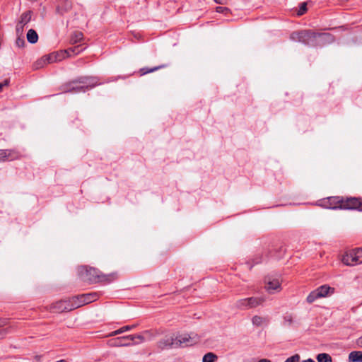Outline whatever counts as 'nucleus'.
Here are the masks:
<instances>
[{
	"label": "nucleus",
	"mask_w": 362,
	"mask_h": 362,
	"mask_svg": "<svg viewBox=\"0 0 362 362\" xmlns=\"http://www.w3.org/2000/svg\"><path fill=\"white\" fill-rule=\"evenodd\" d=\"M164 67H165V65H160V66L153 67L151 69L144 67L140 69V73H141V75H145L146 74L153 72L155 71H157V70H158L161 68H164Z\"/></svg>",
	"instance_id": "obj_26"
},
{
	"label": "nucleus",
	"mask_w": 362,
	"mask_h": 362,
	"mask_svg": "<svg viewBox=\"0 0 362 362\" xmlns=\"http://www.w3.org/2000/svg\"><path fill=\"white\" fill-rule=\"evenodd\" d=\"M300 358V357L298 354H295V355L288 358L284 362H299Z\"/></svg>",
	"instance_id": "obj_33"
},
{
	"label": "nucleus",
	"mask_w": 362,
	"mask_h": 362,
	"mask_svg": "<svg viewBox=\"0 0 362 362\" xmlns=\"http://www.w3.org/2000/svg\"><path fill=\"white\" fill-rule=\"evenodd\" d=\"M316 359L318 362H332L331 356L326 353H321L317 354Z\"/></svg>",
	"instance_id": "obj_23"
},
{
	"label": "nucleus",
	"mask_w": 362,
	"mask_h": 362,
	"mask_svg": "<svg viewBox=\"0 0 362 362\" xmlns=\"http://www.w3.org/2000/svg\"><path fill=\"white\" fill-rule=\"evenodd\" d=\"M32 15L33 12L31 11H27L23 13L20 17L18 23L25 26L31 21Z\"/></svg>",
	"instance_id": "obj_17"
},
{
	"label": "nucleus",
	"mask_w": 362,
	"mask_h": 362,
	"mask_svg": "<svg viewBox=\"0 0 362 362\" xmlns=\"http://www.w3.org/2000/svg\"><path fill=\"white\" fill-rule=\"evenodd\" d=\"M81 298L82 296L79 295L69 298V301L70 302V306H71L72 310L84 305L83 298Z\"/></svg>",
	"instance_id": "obj_13"
},
{
	"label": "nucleus",
	"mask_w": 362,
	"mask_h": 362,
	"mask_svg": "<svg viewBox=\"0 0 362 362\" xmlns=\"http://www.w3.org/2000/svg\"><path fill=\"white\" fill-rule=\"evenodd\" d=\"M216 9L218 13H224L226 11H228V8L227 7L217 6Z\"/></svg>",
	"instance_id": "obj_36"
},
{
	"label": "nucleus",
	"mask_w": 362,
	"mask_h": 362,
	"mask_svg": "<svg viewBox=\"0 0 362 362\" xmlns=\"http://www.w3.org/2000/svg\"><path fill=\"white\" fill-rule=\"evenodd\" d=\"M123 338L124 337L117 338L115 341V344L117 346H130L132 344V343L129 341H131L130 339H124Z\"/></svg>",
	"instance_id": "obj_27"
},
{
	"label": "nucleus",
	"mask_w": 362,
	"mask_h": 362,
	"mask_svg": "<svg viewBox=\"0 0 362 362\" xmlns=\"http://www.w3.org/2000/svg\"><path fill=\"white\" fill-rule=\"evenodd\" d=\"M320 37L322 42L331 43L334 42V37L329 33H317L311 30H301L293 32L290 39L294 42H301L304 45H310L311 41Z\"/></svg>",
	"instance_id": "obj_1"
},
{
	"label": "nucleus",
	"mask_w": 362,
	"mask_h": 362,
	"mask_svg": "<svg viewBox=\"0 0 362 362\" xmlns=\"http://www.w3.org/2000/svg\"><path fill=\"white\" fill-rule=\"evenodd\" d=\"M280 283L277 279H273L272 281H269L265 286V288L269 292L272 293L274 291H276L280 288Z\"/></svg>",
	"instance_id": "obj_16"
},
{
	"label": "nucleus",
	"mask_w": 362,
	"mask_h": 362,
	"mask_svg": "<svg viewBox=\"0 0 362 362\" xmlns=\"http://www.w3.org/2000/svg\"><path fill=\"white\" fill-rule=\"evenodd\" d=\"M264 300L265 299L262 297H250L246 298H241L235 303L234 306L237 309L245 310L255 308L258 305H260Z\"/></svg>",
	"instance_id": "obj_4"
},
{
	"label": "nucleus",
	"mask_w": 362,
	"mask_h": 362,
	"mask_svg": "<svg viewBox=\"0 0 362 362\" xmlns=\"http://www.w3.org/2000/svg\"><path fill=\"white\" fill-rule=\"evenodd\" d=\"M24 25L18 22L16 28V32L17 36H23Z\"/></svg>",
	"instance_id": "obj_31"
},
{
	"label": "nucleus",
	"mask_w": 362,
	"mask_h": 362,
	"mask_svg": "<svg viewBox=\"0 0 362 362\" xmlns=\"http://www.w3.org/2000/svg\"><path fill=\"white\" fill-rule=\"evenodd\" d=\"M175 338L176 347L192 345L195 342L194 338L188 334H180Z\"/></svg>",
	"instance_id": "obj_9"
},
{
	"label": "nucleus",
	"mask_w": 362,
	"mask_h": 362,
	"mask_svg": "<svg viewBox=\"0 0 362 362\" xmlns=\"http://www.w3.org/2000/svg\"><path fill=\"white\" fill-rule=\"evenodd\" d=\"M13 154L11 150H0V162L14 159L16 156Z\"/></svg>",
	"instance_id": "obj_14"
},
{
	"label": "nucleus",
	"mask_w": 362,
	"mask_h": 362,
	"mask_svg": "<svg viewBox=\"0 0 362 362\" xmlns=\"http://www.w3.org/2000/svg\"><path fill=\"white\" fill-rule=\"evenodd\" d=\"M253 261H254V263H253V264H252V265H250V266L249 267V268H250V269H252V267H253V265H255V264H257L260 263V262H262V257H257V258H256L255 259H254Z\"/></svg>",
	"instance_id": "obj_37"
},
{
	"label": "nucleus",
	"mask_w": 362,
	"mask_h": 362,
	"mask_svg": "<svg viewBox=\"0 0 362 362\" xmlns=\"http://www.w3.org/2000/svg\"><path fill=\"white\" fill-rule=\"evenodd\" d=\"M83 39V33L81 32H76L71 36V42L73 43H77Z\"/></svg>",
	"instance_id": "obj_28"
},
{
	"label": "nucleus",
	"mask_w": 362,
	"mask_h": 362,
	"mask_svg": "<svg viewBox=\"0 0 362 362\" xmlns=\"http://www.w3.org/2000/svg\"><path fill=\"white\" fill-rule=\"evenodd\" d=\"M56 61V57L54 55H49L46 56L40 60L37 61L34 65L33 67L35 69H38L42 68L44 65H45L47 63H52Z\"/></svg>",
	"instance_id": "obj_12"
},
{
	"label": "nucleus",
	"mask_w": 362,
	"mask_h": 362,
	"mask_svg": "<svg viewBox=\"0 0 362 362\" xmlns=\"http://www.w3.org/2000/svg\"><path fill=\"white\" fill-rule=\"evenodd\" d=\"M306 11H307V4L305 2H303L300 4V6L299 10L298 11L297 14L298 16H302L303 14H304L305 13Z\"/></svg>",
	"instance_id": "obj_32"
},
{
	"label": "nucleus",
	"mask_w": 362,
	"mask_h": 362,
	"mask_svg": "<svg viewBox=\"0 0 362 362\" xmlns=\"http://www.w3.org/2000/svg\"><path fill=\"white\" fill-rule=\"evenodd\" d=\"M342 196L329 197L320 200V206L329 209L337 210L341 207Z\"/></svg>",
	"instance_id": "obj_7"
},
{
	"label": "nucleus",
	"mask_w": 362,
	"mask_h": 362,
	"mask_svg": "<svg viewBox=\"0 0 362 362\" xmlns=\"http://www.w3.org/2000/svg\"><path fill=\"white\" fill-rule=\"evenodd\" d=\"M217 358L218 357L215 354L209 352L203 356L202 362H214Z\"/></svg>",
	"instance_id": "obj_25"
},
{
	"label": "nucleus",
	"mask_w": 362,
	"mask_h": 362,
	"mask_svg": "<svg viewBox=\"0 0 362 362\" xmlns=\"http://www.w3.org/2000/svg\"><path fill=\"white\" fill-rule=\"evenodd\" d=\"M175 339L173 336L165 337L158 342L157 346L162 350L176 347Z\"/></svg>",
	"instance_id": "obj_10"
},
{
	"label": "nucleus",
	"mask_w": 362,
	"mask_h": 362,
	"mask_svg": "<svg viewBox=\"0 0 362 362\" xmlns=\"http://www.w3.org/2000/svg\"><path fill=\"white\" fill-rule=\"evenodd\" d=\"M136 325H126V326H124L112 332H111L109 336L110 337H112V336H115V335H117V334H122L124 332H127V331H129L131 329H132L133 328L136 327Z\"/></svg>",
	"instance_id": "obj_21"
},
{
	"label": "nucleus",
	"mask_w": 362,
	"mask_h": 362,
	"mask_svg": "<svg viewBox=\"0 0 362 362\" xmlns=\"http://www.w3.org/2000/svg\"><path fill=\"white\" fill-rule=\"evenodd\" d=\"M341 210L362 211V199L352 197H342Z\"/></svg>",
	"instance_id": "obj_6"
},
{
	"label": "nucleus",
	"mask_w": 362,
	"mask_h": 362,
	"mask_svg": "<svg viewBox=\"0 0 362 362\" xmlns=\"http://www.w3.org/2000/svg\"><path fill=\"white\" fill-rule=\"evenodd\" d=\"M258 362H271V361L269 359L263 358L260 359Z\"/></svg>",
	"instance_id": "obj_42"
},
{
	"label": "nucleus",
	"mask_w": 362,
	"mask_h": 362,
	"mask_svg": "<svg viewBox=\"0 0 362 362\" xmlns=\"http://www.w3.org/2000/svg\"><path fill=\"white\" fill-rule=\"evenodd\" d=\"M118 277V274L117 272H112L107 274L102 273L99 270V274H98V283H105V284H110L115 280H116Z\"/></svg>",
	"instance_id": "obj_11"
},
{
	"label": "nucleus",
	"mask_w": 362,
	"mask_h": 362,
	"mask_svg": "<svg viewBox=\"0 0 362 362\" xmlns=\"http://www.w3.org/2000/svg\"><path fill=\"white\" fill-rule=\"evenodd\" d=\"M354 259L356 264L362 263V247L356 248L351 251L350 256Z\"/></svg>",
	"instance_id": "obj_15"
},
{
	"label": "nucleus",
	"mask_w": 362,
	"mask_h": 362,
	"mask_svg": "<svg viewBox=\"0 0 362 362\" xmlns=\"http://www.w3.org/2000/svg\"><path fill=\"white\" fill-rule=\"evenodd\" d=\"M124 339H130L131 341H134L135 339H139L141 342L144 341V337L141 334H137V335H127L124 337Z\"/></svg>",
	"instance_id": "obj_29"
},
{
	"label": "nucleus",
	"mask_w": 362,
	"mask_h": 362,
	"mask_svg": "<svg viewBox=\"0 0 362 362\" xmlns=\"http://www.w3.org/2000/svg\"><path fill=\"white\" fill-rule=\"evenodd\" d=\"M8 85V80L6 79L3 82L0 83V91L2 90L4 86H6Z\"/></svg>",
	"instance_id": "obj_38"
},
{
	"label": "nucleus",
	"mask_w": 362,
	"mask_h": 362,
	"mask_svg": "<svg viewBox=\"0 0 362 362\" xmlns=\"http://www.w3.org/2000/svg\"><path fill=\"white\" fill-rule=\"evenodd\" d=\"M349 362H362V351H354L349 355Z\"/></svg>",
	"instance_id": "obj_18"
},
{
	"label": "nucleus",
	"mask_w": 362,
	"mask_h": 362,
	"mask_svg": "<svg viewBox=\"0 0 362 362\" xmlns=\"http://www.w3.org/2000/svg\"><path fill=\"white\" fill-rule=\"evenodd\" d=\"M80 278L89 283H98L99 270L88 266H81L78 269Z\"/></svg>",
	"instance_id": "obj_3"
},
{
	"label": "nucleus",
	"mask_w": 362,
	"mask_h": 362,
	"mask_svg": "<svg viewBox=\"0 0 362 362\" xmlns=\"http://www.w3.org/2000/svg\"><path fill=\"white\" fill-rule=\"evenodd\" d=\"M214 1L219 4H225L226 0H214Z\"/></svg>",
	"instance_id": "obj_40"
},
{
	"label": "nucleus",
	"mask_w": 362,
	"mask_h": 362,
	"mask_svg": "<svg viewBox=\"0 0 362 362\" xmlns=\"http://www.w3.org/2000/svg\"><path fill=\"white\" fill-rule=\"evenodd\" d=\"M1 326V323L0 322V327Z\"/></svg>",
	"instance_id": "obj_43"
},
{
	"label": "nucleus",
	"mask_w": 362,
	"mask_h": 362,
	"mask_svg": "<svg viewBox=\"0 0 362 362\" xmlns=\"http://www.w3.org/2000/svg\"><path fill=\"white\" fill-rule=\"evenodd\" d=\"M356 343L358 347L362 348V336L356 339Z\"/></svg>",
	"instance_id": "obj_39"
},
{
	"label": "nucleus",
	"mask_w": 362,
	"mask_h": 362,
	"mask_svg": "<svg viewBox=\"0 0 362 362\" xmlns=\"http://www.w3.org/2000/svg\"><path fill=\"white\" fill-rule=\"evenodd\" d=\"M100 84L95 77L81 76L68 84L69 89L66 91L85 92Z\"/></svg>",
	"instance_id": "obj_2"
},
{
	"label": "nucleus",
	"mask_w": 362,
	"mask_h": 362,
	"mask_svg": "<svg viewBox=\"0 0 362 362\" xmlns=\"http://www.w3.org/2000/svg\"><path fill=\"white\" fill-rule=\"evenodd\" d=\"M82 49H80L79 47H74L73 48H69L66 52L70 55L71 52L74 53V54H76L79 53Z\"/></svg>",
	"instance_id": "obj_35"
},
{
	"label": "nucleus",
	"mask_w": 362,
	"mask_h": 362,
	"mask_svg": "<svg viewBox=\"0 0 362 362\" xmlns=\"http://www.w3.org/2000/svg\"><path fill=\"white\" fill-rule=\"evenodd\" d=\"M334 292V288L329 286L327 284H325L319 286L315 290L310 293V294L307 296L306 300L308 303H312L318 298L327 297L333 294Z\"/></svg>",
	"instance_id": "obj_5"
},
{
	"label": "nucleus",
	"mask_w": 362,
	"mask_h": 362,
	"mask_svg": "<svg viewBox=\"0 0 362 362\" xmlns=\"http://www.w3.org/2000/svg\"><path fill=\"white\" fill-rule=\"evenodd\" d=\"M27 40L30 44H35L38 40V35L37 32L33 29L28 30L26 35Z\"/></svg>",
	"instance_id": "obj_19"
},
{
	"label": "nucleus",
	"mask_w": 362,
	"mask_h": 362,
	"mask_svg": "<svg viewBox=\"0 0 362 362\" xmlns=\"http://www.w3.org/2000/svg\"><path fill=\"white\" fill-rule=\"evenodd\" d=\"M302 362H315V361L312 358H308L306 360L303 361Z\"/></svg>",
	"instance_id": "obj_41"
},
{
	"label": "nucleus",
	"mask_w": 362,
	"mask_h": 362,
	"mask_svg": "<svg viewBox=\"0 0 362 362\" xmlns=\"http://www.w3.org/2000/svg\"><path fill=\"white\" fill-rule=\"evenodd\" d=\"M284 323L287 325H291L293 323V317L291 315H287L284 317Z\"/></svg>",
	"instance_id": "obj_34"
},
{
	"label": "nucleus",
	"mask_w": 362,
	"mask_h": 362,
	"mask_svg": "<svg viewBox=\"0 0 362 362\" xmlns=\"http://www.w3.org/2000/svg\"><path fill=\"white\" fill-rule=\"evenodd\" d=\"M351 255V251L349 253H346L345 255L343 256L342 262L346 265L351 266V265L356 264L355 261L354 259L352 260V258L350 257Z\"/></svg>",
	"instance_id": "obj_24"
},
{
	"label": "nucleus",
	"mask_w": 362,
	"mask_h": 362,
	"mask_svg": "<svg viewBox=\"0 0 362 362\" xmlns=\"http://www.w3.org/2000/svg\"><path fill=\"white\" fill-rule=\"evenodd\" d=\"M82 298L84 305L88 304L91 302L95 301L97 299V293H86V294H82Z\"/></svg>",
	"instance_id": "obj_20"
},
{
	"label": "nucleus",
	"mask_w": 362,
	"mask_h": 362,
	"mask_svg": "<svg viewBox=\"0 0 362 362\" xmlns=\"http://www.w3.org/2000/svg\"><path fill=\"white\" fill-rule=\"evenodd\" d=\"M252 322L254 325L259 327L262 326L263 324H266L267 322V320L266 318L262 317L259 315H255L252 318Z\"/></svg>",
	"instance_id": "obj_22"
},
{
	"label": "nucleus",
	"mask_w": 362,
	"mask_h": 362,
	"mask_svg": "<svg viewBox=\"0 0 362 362\" xmlns=\"http://www.w3.org/2000/svg\"><path fill=\"white\" fill-rule=\"evenodd\" d=\"M16 45L18 47L23 48L25 45V41L24 39V36H17L16 40Z\"/></svg>",
	"instance_id": "obj_30"
},
{
	"label": "nucleus",
	"mask_w": 362,
	"mask_h": 362,
	"mask_svg": "<svg viewBox=\"0 0 362 362\" xmlns=\"http://www.w3.org/2000/svg\"><path fill=\"white\" fill-rule=\"evenodd\" d=\"M47 309L50 312L56 313H61L63 312H69L72 310L69 299L59 300L54 303H52L49 305Z\"/></svg>",
	"instance_id": "obj_8"
}]
</instances>
